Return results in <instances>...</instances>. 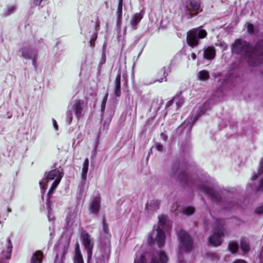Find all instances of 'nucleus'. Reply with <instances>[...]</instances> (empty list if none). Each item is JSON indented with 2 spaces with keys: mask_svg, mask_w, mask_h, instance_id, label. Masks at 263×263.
Returning a JSON list of instances; mask_svg holds the SVG:
<instances>
[{
  "mask_svg": "<svg viewBox=\"0 0 263 263\" xmlns=\"http://www.w3.org/2000/svg\"><path fill=\"white\" fill-rule=\"evenodd\" d=\"M173 171L174 176H176L177 180L182 185L193 184L198 191L208 196L212 202L218 203L221 201V196L214 189L215 186L214 180L209 176L204 175L195 179L189 177L186 172L180 170L179 167L175 171L174 170Z\"/></svg>",
  "mask_w": 263,
  "mask_h": 263,
  "instance_id": "1",
  "label": "nucleus"
},
{
  "mask_svg": "<svg viewBox=\"0 0 263 263\" xmlns=\"http://www.w3.org/2000/svg\"><path fill=\"white\" fill-rule=\"evenodd\" d=\"M232 50L234 53L246 56L250 65H257L263 61V40L258 41L252 47L246 41L237 39L232 44Z\"/></svg>",
  "mask_w": 263,
  "mask_h": 263,
  "instance_id": "2",
  "label": "nucleus"
},
{
  "mask_svg": "<svg viewBox=\"0 0 263 263\" xmlns=\"http://www.w3.org/2000/svg\"><path fill=\"white\" fill-rule=\"evenodd\" d=\"M102 227L103 234L101 235L100 245L95 254L96 263H105L110 253L111 235L109 233L108 224L104 215L102 220Z\"/></svg>",
  "mask_w": 263,
  "mask_h": 263,
  "instance_id": "3",
  "label": "nucleus"
},
{
  "mask_svg": "<svg viewBox=\"0 0 263 263\" xmlns=\"http://www.w3.org/2000/svg\"><path fill=\"white\" fill-rule=\"evenodd\" d=\"M158 223L154 226L153 232L148 241L149 244L156 242L158 247L161 248L164 246L165 240L164 231H169L171 229V226L167 216L162 215L158 217Z\"/></svg>",
  "mask_w": 263,
  "mask_h": 263,
  "instance_id": "4",
  "label": "nucleus"
},
{
  "mask_svg": "<svg viewBox=\"0 0 263 263\" xmlns=\"http://www.w3.org/2000/svg\"><path fill=\"white\" fill-rule=\"evenodd\" d=\"M63 169L60 166L56 167V164L52 167V170L49 172H46L44 178L40 181V185L42 193L47 189V182L54 180L47 194L48 198H50V195L53 194L63 177Z\"/></svg>",
  "mask_w": 263,
  "mask_h": 263,
  "instance_id": "5",
  "label": "nucleus"
},
{
  "mask_svg": "<svg viewBox=\"0 0 263 263\" xmlns=\"http://www.w3.org/2000/svg\"><path fill=\"white\" fill-rule=\"evenodd\" d=\"M180 10L190 18L202 11L201 2L200 0H186L180 5Z\"/></svg>",
  "mask_w": 263,
  "mask_h": 263,
  "instance_id": "6",
  "label": "nucleus"
},
{
  "mask_svg": "<svg viewBox=\"0 0 263 263\" xmlns=\"http://www.w3.org/2000/svg\"><path fill=\"white\" fill-rule=\"evenodd\" d=\"M206 35V30L203 29L201 26L194 28L187 32V43L191 47H195L199 44V40L205 38Z\"/></svg>",
  "mask_w": 263,
  "mask_h": 263,
  "instance_id": "7",
  "label": "nucleus"
},
{
  "mask_svg": "<svg viewBox=\"0 0 263 263\" xmlns=\"http://www.w3.org/2000/svg\"><path fill=\"white\" fill-rule=\"evenodd\" d=\"M223 222L222 219H216L214 227L213 234L210 236L209 240L210 244L215 247L220 246L223 236Z\"/></svg>",
  "mask_w": 263,
  "mask_h": 263,
  "instance_id": "8",
  "label": "nucleus"
},
{
  "mask_svg": "<svg viewBox=\"0 0 263 263\" xmlns=\"http://www.w3.org/2000/svg\"><path fill=\"white\" fill-rule=\"evenodd\" d=\"M180 250L185 252L190 251L193 247V240L185 231L181 230L178 232Z\"/></svg>",
  "mask_w": 263,
  "mask_h": 263,
  "instance_id": "9",
  "label": "nucleus"
},
{
  "mask_svg": "<svg viewBox=\"0 0 263 263\" xmlns=\"http://www.w3.org/2000/svg\"><path fill=\"white\" fill-rule=\"evenodd\" d=\"M184 102V99L181 93L176 95L172 100L167 102L166 105L167 111L170 114L174 115L178 114L176 112L182 105Z\"/></svg>",
  "mask_w": 263,
  "mask_h": 263,
  "instance_id": "10",
  "label": "nucleus"
},
{
  "mask_svg": "<svg viewBox=\"0 0 263 263\" xmlns=\"http://www.w3.org/2000/svg\"><path fill=\"white\" fill-rule=\"evenodd\" d=\"M81 239L83 245L87 252V263H90V260L92 257V249L93 247V242L90 235L86 232H83L81 234Z\"/></svg>",
  "mask_w": 263,
  "mask_h": 263,
  "instance_id": "11",
  "label": "nucleus"
},
{
  "mask_svg": "<svg viewBox=\"0 0 263 263\" xmlns=\"http://www.w3.org/2000/svg\"><path fill=\"white\" fill-rule=\"evenodd\" d=\"M85 109L84 102L82 100H75L68 106L70 115H81Z\"/></svg>",
  "mask_w": 263,
  "mask_h": 263,
  "instance_id": "12",
  "label": "nucleus"
},
{
  "mask_svg": "<svg viewBox=\"0 0 263 263\" xmlns=\"http://www.w3.org/2000/svg\"><path fill=\"white\" fill-rule=\"evenodd\" d=\"M69 248L68 243H59L57 246V255L54 263H63L65 259V255L67 253Z\"/></svg>",
  "mask_w": 263,
  "mask_h": 263,
  "instance_id": "13",
  "label": "nucleus"
},
{
  "mask_svg": "<svg viewBox=\"0 0 263 263\" xmlns=\"http://www.w3.org/2000/svg\"><path fill=\"white\" fill-rule=\"evenodd\" d=\"M88 166H89V160L88 158H86L84 160V161L83 163V167L82 169L81 173V186L80 188V193H82L85 191V186H86V177L87 175V172L88 170Z\"/></svg>",
  "mask_w": 263,
  "mask_h": 263,
  "instance_id": "14",
  "label": "nucleus"
},
{
  "mask_svg": "<svg viewBox=\"0 0 263 263\" xmlns=\"http://www.w3.org/2000/svg\"><path fill=\"white\" fill-rule=\"evenodd\" d=\"M101 198L99 195L93 197L90 201L89 210L91 214L97 215L100 208Z\"/></svg>",
  "mask_w": 263,
  "mask_h": 263,
  "instance_id": "15",
  "label": "nucleus"
},
{
  "mask_svg": "<svg viewBox=\"0 0 263 263\" xmlns=\"http://www.w3.org/2000/svg\"><path fill=\"white\" fill-rule=\"evenodd\" d=\"M261 176H262V178L259 182L258 186L256 189V191L257 192L263 191V157L260 160L259 166L257 172L254 173L251 179L254 180Z\"/></svg>",
  "mask_w": 263,
  "mask_h": 263,
  "instance_id": "16",
  "label": "nucleus"
},
{
  "mask_svg": "<svg viewBox=\"0 0 263 263\" xmlns=\"http://www.w3.org/2000/svg\"><path fill=\"white\" fill-rule=\"evenodd\" d=\"M20 52L22 57L24 59L33 60V63L34 62V59L36 55V52L34 49L30 47H24L20 50Z\"/></svg>",
  "mask_w": 263,
  "mask_h": 263,
  "instance_id": "17",
  "label": "nucleus"
},
{
  "mask_svg": "<svg viewBox=\"0 0 263 263\" xmlns=\"http://www.w3.org/2000/svg\"><path fill=\"white\" fill-rule=\"evenodd\" d=\"M168 257L164 251L157 252L156 254L152 256L149 263H166Z\"/></svg>",
  "mask_w": 263,
  "mask_h": 263,
  "instance_id": "18",
  "label": "nucleus"
},
{
  "mask_svg": "<svg viewBox=\"0 0 263 263\" xmlns=\"http://www.w3.org/2000/svg\"><path fill=\"white\" fill-rule=\"evenodd\" d=\"M144 15V12L141 11L139 13H136L134 14L130 19V24L133 30H136L138 28V25Z\"/></svg>",
  "mask_w": 263,
  "mask_h": 263,
  "instance_id": "19",
  "label": "nucleus"
},
{
  "mask_svg": "<svg viewBox=\"0 0 263 263\" xmlns=\"http://www.w3.org/2000/svg\"><path fill=\"white\" fill-rule=\"evenodd\" d=\"M198 116H188L182 124L184 130L189 132L191 130L194 123L198 120Z\"/></svg>",
  "mask_w": 263,
  "mask_h": 263,
  "instance_id": "20",
  "label": "nucleus"
},
{
  "mask_svg": "<svg viewBox=\"0 0 263 263\" xmlns=\"http://www.w3.org/2000/svg\"><path fill=\"white\" fill-rule=\"evenodd\" d=\"M162 104V99L158 98L154 99L152 103L151 107L149 109L150 112L154 114H158V111L160 109Z\"/></svg>",
  "mask_w": 263,
  "mask_h": 263,
  "instance_id": "21",
  "label": "nucleus"
},
{
  "mask_svg": "<svg viewBox=\"0 0 263 263\" xmlns=\"http://www.w3.org/2000/svg\"><path fill=\"white\" fill-rule=\"evenodd\" d=\"M43 258V252L41 250H37L32 254L30 263H42Z\"/></svg>",
  "mask_w": 263,
  "mask_h": 263,
  "instance_id": "22",
  "label": "nucleus"
},
{
  "mask_svg": "<svg viewBox=\"0 0 263 263\" xmlns=\"http://www.w3.org/2000/svg\"><path fill=\"white\" fill-rule=\"evenodd\" d=\"M215 56V50L213 47H208L204 48L203 52V57L206 60H212Z\"/></svg>",
  "mask_w": 263,
  "mask_h": 263,
  "instance_id": "23",
  "label": "nucleus"
},
{
  "mask_svg": "<svg viewBox=\"0 0 263 263\" xmlns=\"http://www.w3.org/2000/svg\"><path fill=\"white\" fill-rule=\"evenodd\" d=\"M211 108V106L210 103L205 102L204 104L199 105L194 109V111L196 110L198 111V112L196 115H202L204 114L206 111L209 110Z\"/></svg>",
  "mask_w": 263,
  "mask_h": 263,
  "instance_id": "24",
  "label": "nucleus"
},
{
  "mask_svg": "<svg viewBox=\"0 0 263 263\" xmlns=\"http://www.w3.org/2000/svg\"><path fill=\"white\" fill-rule=\"evenodd\" d=\"M114 84V93L116 97H120L121 96V74L120 73L117 75Z\"/></svg>",
  "mask_w": 263,
  "mask_h": 263,
  "instance_id": "25",
  "label": "nucleus"
},
{
  "mask_svg": "<svg viewBox=\"0 0 263 263\" xmlns=\"http://www.w3.org/2000/svg\"><path fill=\"white\" fill-rule=\"evenodd\" d=\"M8 245L6 250L3 251L2 255L4 258L9 260L10 259L12 254L13 246L10 239H8Z\"/></svg>",
  "mask_w": 263,
  "mask_h": 263,
  "instance_id": "26",
  "label": "nucleus"
},
{
  "mask_svg": "<svg viewBox=\"0 0 263 263\" xmlns=\"http://www.w3.org/2000/svg\"><path fill=\"white\" fill-rule=\"evenodd\" d=\"M75 255L73 258L74 263H84L82 255L81 253L79 245L77 243L75 247Z\"/></svg>",
  "mask_w": 263,
  "mask_h": 263,
  "instance_id": "27",
  "label": "nucleus"
},
{
  "mask_svg": "<svg viewBox=\"0 0 263 263\" xmlns=\"http://www.w3.org/2000/svg\"><path fill=\"white\" fill-rule=\"evenodd\" d=\"M168 68H167L166 67H163L161 70H160L158 72V75L159 76H162L164 77V78H162L156 80L154 82H163V80L164 79V81H166V77L168 75V71H167Z\"/></svg>",
  "mask_w": 263,
  "mask_h": 263,
  "instance_id": "28",
  "label": "nucleus"
},
{
  "mask_svg": "<svg viewBox=\"0 0 263 263\" xmlns=\"http://www.w3.org/2000/svg\"><path fill=\"white\" fill-rule=\"evenodd\" d=\"M116 15L117 17L116 26L118 28H120L122 23V7H118L116 12Z\"/></svg>",
  "mask_w": 263,
  "mask_h": 263,
  "instance_id": "29",
  "label": "nucleus"
},
{
  "mask_svg": "<svg viewBox=\"0 0 263 263\" xmlns=\"http://www.w3.org/2000/svg\"><path fill=\"white\" fill-rule=\"evenodd\" d=\"M240 248L244 253H247L250 250L249 241L246 238H242L240 241Z\"/></svg>",
  "mask_w": 263,
  "mask_h": 263,
  "instance_id": "30",
  "label": "nucleus"
},
{
  "mask_svg": "<svg viewBox=\"0 0 263 263\" xmlns=\"http://www.w3.org/2000/svg\"><path fill=\"white\" fill-rule=\"evenodd\" d=\"M134 263H146L145 256L140 252H137Z\"/></svg>",
  "mask_w": 263,
  "mask_h": 263,
  "instance_id": "31",
  "label": "nucleus"
},
{
  "mask_svg": "<svg viewBox=\"0 0 263 263\" xmlns=\"http://www.w3.org/2000/svg\"><path fill=\"white\" fill-rule=\"evenodd\" d=\"M16 7L15 5H10L7 7L3 12V15L5 16H8L14 13Z\"/></svg>",
  "mask_w": 263,
  "mask_h": 263,
  "instance_id": "32",
  "label": "nucleus"
},
{
  "mask_svg": "<svg viewBox=\"0 0 263 263\" xmlns=\"http://www.w3.org/2000/svg\"><path fill=\"white\" fill-rule=\"evenodd\" d=\"M198 78L200 80L206 81L209 78V73L206 70L200 71L198 73Z\"/></svg>",
  "mask_w": 263,
  "mask_h": 263,
  "instance_id": "33",
  "label": "nucleus"
},
{
  "mask_svg": "<svg viewBox=\"0 0 263 263\" xmlns=\"http://www.w3.org/2000/svg\"><path fill=\"white\" fill-rule=\"evenodd\" d=\"M238 248V243L235 241H231L228 245V248L232 253H236L237 251Z\"/></svg>",
  "mask_w": 263,
  "mask_h": 263,
  "instance_id": "34",
  "label": "nucleus"
},
{
  "mask_svg": "<svg viewBox=\"0 0 263 263\" xmlns=\"http://www.w3.org/2000/svg\"><path fill=\"white\" fill-rule=\"evenodd\" d=\"M195 212V208L193 206H188L185 207L182 210V213L187 216L192 215Z\"/></svg>",
  "mask_w": 263,
  "mask_h": 263,
  "instance_id": "35",
  "label": "nucleus"
},
{
  "mask_svg": "<svg viewBox=\"0 0 263 263\" xmlns=\"http://www.w3.org/2000/svg\"><path fill=\"white\" fill-rule=\"evenodd\" d=\"M248 32L250 34H253L254 33V27L253 24L250 23H247L246 24Z\"/></svg>",
  "mask_w": 263,
  "mask_h": 263,
  "instance_id": "36",
  "label": "nucleus"
},
{
  "mask_svg": "<svg viewBox=\"0 0 263 263\" xmlns=\"http://www.w3.org/2000/svg\"><path fill=\"white\" fill-rule=\"evenodd\" d=\"M107 97H108V93H106L104 96L103 99L102 101V103H101V110H104V109H105V105H106L107 100Z\"/></svg>",
  "mask_w": 263,
  "mask_h": 263,
  "instance_id": "37",
  "label": "nucleus"
},
{
  "mask_svg": "<svg viewBox=\"0 0 263 263\" xmlns=\"http://www.w3.org/2000/svg\"><path fill=\"white\" fill-rule=\"evenodd\" d=\"M44 0H33V6H43L45 4V2H43Z\"/></svg>",
  "mask_w": 263,
  "mask_h": 263,
  "instance_id": "38",
  "label": "nucleus"
},
{
  "mask_svg": "<svg viewBox=\"0 0 263 263\" xmlns=\"http://www.w3.org/2000/svg\"><path fill=\"white\" fill-rule=\"evenodd\" d=\"M255 213L258 215H260L263 213V204L261 206L257 207L255 210Z\"/></svg>",
  "mask_w": 263,
  "mask_h": 263,
  "instance_id": "39",
  "label": "nucleus"
},
{
  "mask_svg": "<svg viewBox=\"0 0 263 263\" xmlns=\"http://www.w3.org/2000/svg\"><path fill=\"white\" fill-rule=\"evenodd\" d=\"M111 121V118L110 116L108 117L107 119L105 120L104 122V129L106 128V129H108L109 123Z\"/></svg>",
  "mask_w": 263,
  "mask_h": 263,
  "instance_id": "40",
  "label": "nucleus"
},
{
  "mask_svg": "<svg viewBox=\"0 0 263 263\" xmlns=\"http://www.w3.org/2000/svg\"><path fill=\"white\" fill-rule=\"evenodd\" d=\"M153 204L155 205V206L154 207L155 209H158L159 208V202L157 200H153L151 202L150 204Z\"/></svg>",
  "mask_w": 263,
  "mask_h": 263,
  "instance_id": "41",
  "label": "nucleus"
},
{
  "mask_svg": "<svg viewBox=\"0 0 263 263\" xmlns=\"http://www.w3.org/2000/svg\"><path fill=\"white\" fill-rule=\"evenodd\" d=\"M156 149H157L158 151H159V152H161V151H162V150H163V146L162 144H160V143H156Z\"/></svg>",
  "mask_w": 263,
  "mask_h": 263,
  "instance_id": "42",
  "label": "nucleus"
},
{
  "mask_svg": "<svg viewBox=\"0 0 263 263\" xmlns=\"http://www.w3.org/2000/svg\"><path fill=\"white\" fill-rule=\"evenodd\" d=\"M52 124H53L54 129L56 131H57L58 130V125L57 123V121H55V120H54L53 119L52 120Z\"/></svg>",
  "mask_w": 263,
  "mask_h": 263,
  "instance_id": "43",
  "label": "nucleus"
},
{
  "mask_svg": "<svg viewBox=\"0 0 263 263\" xmlns=\"http://www.w3.org/2000/svg\"><path fill=\"white\" fill-rule=\"evenodd\" d=\"M230 205L229 206H226V209H230L234 206V204L233 201H230L229 203Z\"/></svg>",
  "mask_w": 263,
  "mask_h": 263,
  "instance_id": "44",
  "label": "nucleus"
},
{
  "mask_svg": "<svg viewBox=\"0 0 263 263\" xmlns=\"http://www.w3.org/2000/svg\"><path fill=\"white\" fill-rule=\"evenodd\" d=\"M72 120L71 116H67L66 121L67 122L68 124H70Z\"/></svg>",
  "mask_w": 263,
  "mask_h": 263,
  "instance_id": "45",
  "label": "nucleus"
},
{
  "mask_svg": "<svg viewBox=\"0 0 263 263\" xmlns=\"http://www.w3.org/2000/svg\"><path fill=\"white\" fill-rule=\"evenodd\" d=\"M101 129H100L99 132L98 133V136H97V142H96V146H95V149H96V147H97V145L98 144V142L99 141V139L100 138V132H101Z\"/></svg>",
  "mask_w": 263,
  "mask_h": 263,
  "instance_id": "46",
  "label": "nucleus"
},
{
  "mask_svg": "<svg viewBox=\"0 0 263 263\" xmlns=\"http://www.w3.org/2000/svg\"><path fill=\"white\" fill-rule=\"evenodd\" d=\"M233 263H246V262L242 259H238L235 261Z\"/></svg>",
  "mask_w": 263,
  "mask_h": 263,
  "instance_id": "47",
  "label": "nucleus"
},
{
  "mask_svg": "<svg viewBox=\"0 0 263 263\" xmlns=\"http://www.w3.org/2000/svg\"><path fill=\"white\" fill-rule=\"evenodd\" d=\"M118 7H123V0H119Z\"/></svg>",
  "mask_w": 263,
  "mask_h": 263,
  "instance_id": "48",
  "label": "nucleus"
},
{
  "mask_svg": "<svg viewBox=\"0 0 263 263\" xmlns=\"http://www.w3.org/2000/svg\"><path fill=\"white\" fill-rule=\"evenodd\" d=\"M191 56L193 60H195L196 59V55L195 53H192Z\"/></svg>",
  "mask_w": 263,
  "mask_h": 263,
  "instance_id": "49",
  "label": "nucleus"
},
{
  "mask_svg": "<svg viewBox=\"0 0 263 263\" xmlns=\"http://www.w3.org/2000/svg\"><path fill=\"white\" fill-rule=\"evenodd\" d=\"M163 136H164V134H161V136L162 137V138H163L164 140H165V139H164V138L163 137Z\"/></svg>",
  "mask_w": 263,
  "mask_h": 263,
  "instance_id": "50",
  "label": "nucleus"
},
{
  "mask_svg": "<svg viewBox=\"0 0 263 263\" xmlns=\"http://www.w3.org/2000/svg\"><path fill=\"white\" fill-rule=\"evenodd\" d=\"M7 211H8V212H11V210L10 208H8Z\"/></svg>",
  "mask_w": 263,
  "mask_h": 263,
  "instance_id": "51",
  "label": "nucleus"
},
{
  "mask_svg": "<svg viewBox=\"0 0 263 263\" xmlns=\"http://www.w3.org/2000/svg\"><path fill=\"white\" fill-rule=\"evenodd\" d=\"M68 219H69V218H67L66 219V222H67V221H68Z\"/></svg>",
  "mask_w": 263,
  "mask_h": 263,
  "instance_id": "52",
  "label": "nucleus"
},
{
  "mask_svg": "<svg viewBox=\"0 0 263 263\" xmlns=\"http://www.w3.org/2000/svg\"><path fill=\"white\" fill-rule=\"evenodd\" d=\"M48 219H49V221H50V220H51V219H50V216H48Z\"/></svg>",
  "mask_w": 263,
  "mask_h": 263,
  "instance_id": "53",
  "label": "nucleus"
},
{
  "mask_svg": "<svg viewBox=\"0 0 263 263\" xmlns=\"http://www.w3.org/2000/svg\"><path fill=\"white\" fill-rule=\"evenodd\" d=\"M7 263H8V262H7Z\"/></svg>",
  "mask_w": 263,
  "mask_h": 263,
  "instance_id": "54",
  "label": "nucleus"
}]
</instances>
